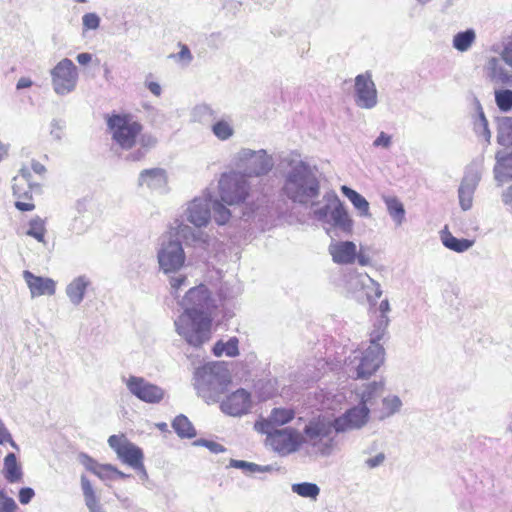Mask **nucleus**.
Masks as SVG:
<instances>
[{
	"mask_svg": "<svg viewBox=\"0 0 512 512\" xmlns=\"http://www.w3.org/2000/svg\"><path fill=\"white\" fill-rule=\"evenodd\" d=\"M384 458H385L384 454L380 453V454L376 455L375 457L368 459L366 461V463L370 468H374V467L380 465L384 461Z\"/></svg>",
	"mask_w": 512,
	"mask_h": 512,
	"instance_id": "nucleus-51",
	"label": "nucleus"
},
{
	"mask_svg": "<svg viewBox=\"0 0 512 512\" xmlns=\"http://www.w3.org/2000/svg\"><path fill=\"white\" fill-rule=\"evenodd\" d=\"M165 170L161 168L145 169L140 173L139 183L140 185H152L156 180L165 179Z\"/></svg>",
	"mask_w": 512,
	"mask_h": 512,
	"instance_id": "nucleus-33",
	"label": "nucleus"
},
{
	"mask_svg": "<svg viewBox=\"0 0 512 512\" xmlns=\"http://www.w3.org/2000/svg\"><path fill=\"white\" fill-rule=\"evenodd\" d=\"M172 427L182 438H192L196 435L192 423L184 415H178L172 422Z\"/></svg>",
	"mask_w": 512,
	"mask_h": 512,
	"instance_id": "nucleus-27",
	"label": "nucleus"
},
{
	"mask_svg": "<svg viewBox=\"0 0 512 512\" xmlns=\"http://www.w3.org/2000/svg\"><path fill=\"white\" fill-rule=\"evenodd\" d=\"M248 183L245 174L225 173L219 180L221 201L227 205H236L245 201L248 196Z\"/></svg>",
	"mask_w": 512,
	"mask_h": 512,
	"instance_id": "nucleus-4",
	"label": "nucleus"
},
{
	"mask_svg": "<svg viewBox=\"0 0 512 512\" xmlns=\"http://www.w3.org/2000/svg\"><path fill=\"white\" fill-rule=\"evenodd\" d=\"M341 192L351 201L361 216H370L369 203L361 194L346 185L341 187Z\"/></svg>",
	"mask_w": 512,
	"mask_h": 512,
	"instance_id": "nucleus-23",
	"label": "nucleus"
},
{
	"mask_svg": "<svg viewBox=\"0 0 512 512\" xmlns=\"http://www.w3.org/2000/svg\"><path fill=\"white\" fill-rule=\"evenodd\" d=\"M27 235L33 237L38 242H45L46 235V227L45 221L40 217H35L29 222V229L27 230Z\"/></svg>",
	"mask_w": 512,
	"mask_h": 512,
	"instance_id": "nucleus-32",
	"label": "nucleus"
},
{
	"mask_svg": "<svg viewBox=\"0 0 512 512\" xmlns=\"http://www.w3.org/2000/svg\"><path fill=\"white\" fill-rule=\"evenodd\" d=\"M31 86H32V81L29 78L22 77L18 80L16 88L18 90H20V89H24V88H29Z\"/></svg>",
	"mask_w": 512,
	"mask_h": 512,
	"instance_id": "nucleus-53",
	"label": "nucleus"
},
{
	"mask_svg": "<svg viewBox=\"0 0 512 512\" xmlns=\"http://www.w3.org/2000/svg\"><path fill=\"white\" fill-rule=\"evenodd\" d=\"M180 51L177 54L178 59L190 61L192 59L189 48L184 44H179Z\"/></svg>",
	"mask_w": 512,
	"mask_h": 512,
	"instance_id": "nucleus-48",
	"label": "nucleus"
},
{
	"mask_svg": "<svg viewBox=\"0 0 512 512\" xmlns=\"http://www.w3.org/2000/svg\"><path fill=\"white\" fill-rule=\"evenodd\" d=\"M357 260H358V263L362 266H365V265H368L369 264V260L368 258H366L365 256H363L361 253L360 254H357L356 256Z\"/></svg>",
	"mask_w": 512,
	"mask_h": 512,
	"instance_id": "nucleus-57",
	"label": "nucleus"
},
{
	"mask_svg": "<svg viewBox=\"0 0 512 512\" xmlns=\"http://www.w3.org/2000/svg\"><path fill=\"white\" fill-rule=\"evenodd\" d=\"M213 211L214 219L220 225L227 223L231 216L230 211L220 202L214 203Z\"/></svg>",
	"mask_w": 512,
	"mask_h": 512,
	"instance_id": "nucleus-38",
	"label": "nucleus"
},
{
	"mask_svg": "<svg viewBox=\"0 0 512 512\" xmlns=\"http://www.w3.org/2000/svg\"><path fill=\"white\" fill-rule=\"evenodd\" d=\"M17 505L15 501L6 496L3 490H0V512H16Z\"/></svg>",
	"mask_w": 512,
	"mask_h": 512,
	"instance_id": "nucleus-39",
	"label": "nucleus"
},
{
	"mask_svg": "<svg viewBox=\"0 0 512 512\" xmlns=\"http://www.w3.org/2000/svg\"><path fill=\"white\" fill-rule=\"evenodd\" d=\"M328 206H326L324 209H320L319 211L316 212V214L318 215L319 218H323L327 215V210H328Z\"/></svg>",
	"mask_w": 512,
	"mask_h": 512,
	"instance_id": "nucleus-60",
	"label": "nucleus"
},
{
	"mask_svg": "<svg viewBox=\"0 0 512 512\" xmlns=\"http://www.w3.org/2000/svg\"><path fill=\"white\" fill-rule=\"evenodd\" d=\"M385 203L390 216L397 224H401L405 217V210L400 200L396 197H387L385 198Z\"/></svg>",
	"mask_w": 512,
	"mask_h": 512,
	"instance_id": "nucleus-31",
	"label": "nucleus"
},
{
	"mask_svg": "<svg viewBox=\"0 0 512 512\" xmlns=\"http://www.w3.org/2000/svg\"><path fill=\"white\" fill-rule=\"evenodd\" d=\"M272 167L271 158L265 152H252L250 156L248 176L266 174Z\"/></svg>",
	"mask_w": 512,
	"mask_h": 512,
	"instance_id": "nucleus-19",
	"label": "nucleus"
},
{
	"mask_svg": "<svg viewBox=\"0 0 512 512\" xmlns=\"http://www.w3.org/2000/svg\"><path fill=\"white\" fill-rule=\"evenodd\" d=\"M441 239L445 247L458 253L468 250L473 245V241L458 239L446 230L442 232Z\"/></svg>",
	"mask_w": 512,
	"mask_h": 512,
	"instance_id": "nucleus-25",
	"label": "nucleus"
},
{
	"mask_svg": "<svg viewBox=\"0 0 512 512\" xmlns=\"http://www.w3.org/2000/svg\"><path fill=\"white\" fill-rule=\"evenodd\" d=\"M353 285L355 287L361 286L362 289L367 290L365 293L369 301H375L382 295L380 285L366 273L357 274L353 279Z\"/></svg>",
	"mask_w": 512,
	"mask_h": 512,
	"instance_id": "nucleus-20",
	"label": "nucleus"
},
{
	"mask_svg": "<svg viewBox=\"0 0 512 512\" xmlns=\"http://www.w3.org/2000/svg\"><path fill=\"white\" fill-rule=\"evenodd\" d=\"M503 60L512 66V42L508 44L502 52Z\"/></svg>",
	"mask_w": 512,
	"mask_h": 512,
	"instance_id": "nucleus-50",
	"label": "nucleus"
},
{
	"mask_svg": "<svg viewBox=\"0 0 512 512\" xmlns=\"http://www.w3.org/2000/svg\"><path fill=\"white\" fill-rule=\"evenodd\" d=\"M38 185L39 183L34 178H30V169H21L13 178L12 190L18 210L32 211L35 208L32 202V192Z\"/></svg>",
	"mask_w": 512,
	"mask_h": 512,
	"instance_id": "nucleus-7",
	"label": "nucleus"
},
{
	"mask_svg": "<svg viewBox=\"0 0 512 512\" xmlns=\"http://www.w3.org/2000/svg\"><path fill=\"white\" fill-rule=\"evenodd\" d=\"M21 169H30V178H33V173L39 177L43 176L46 168L40 162L33 161L30 165L24 166Z\"/></svg>",
	"mask_w": 512,
	"mask_h": 512,
	"instance_id": "nucleus-43",
	"label": "nucleus"
},
{
	"mask_svg": "<svg viewBox=\"0 0 512 512\" xmlns=\"http://www.w3.org/2000/svg\"><path fill=\"white\" fill-rule=\"evenodd\" d=\"M506 197H507V199L505 200L506 203H509L512 205V185L508 188Z\"/></svg>",
	"mask_w": 512,
	"mask_h": 512,
	"instance_id": "nucleus-58",
	"label": "nucleus"
},
{
	"mask_svg": "<svg viewBox=\"0 0 512 512\" xmlns=\"http://www.w3.org/2000/svg\"><path fill=\"white\" fill-rule=\"evenodd\" d=\"M2 426H4V425H3V423L0 421V428H1Z\"/></svg>",
	"mask_w": 512,
	"mask_h": 512,
	"instance_id": "nucleus-64",
	"label": "nucleus"
},
{
	"mask_svg": "<svg viewBox=\"0 0 512 512\" xmlns=\"http://www.w3.org/2000/svg\"><path fill=\"white\" fill-rule=\"evenodd\" d=\"M379 388L380 386L377 383L370 385L367 394L364 393L361 398L360 407H353L347 410L342 416L333 420L334 430L339 433L358 429L365 425L369 415V409L366 407V403L369 401L371 394L376 392Z\"/></svg>",
	"mask_w": 512,
	"mask_h": 512,
	"instance_id": "nucleus-6",
	"label": "nucleus"
},
{
	"mask_svg": "<svg viewBox=\"0 0 512 512\" xmlns=\"http://www.w3.org/2000/svg\"><path fill=\"white\" fill-rule=\"evenodd\" d=\"M251 395L245 389H238L227 396L221 403V409L226 414L240 416L249 411Z\"/></svg>",
	"mask_w": 512,
	"mask_h": 512,
	"instance_id": "nucleus-14",
	"label": "nucleus"
},
{
	"mask_svg": "<svg viewBox=\"0 0 512 512\" xmlns=\"http://www.w3.org/2000/svg\"><path fill=\"white\" fill-rule=\"evenodd\" d=\"M294 417L295 411L290 408H274L269 415L273 426L285 425L292 421Z\"/></svg>",
	"mask_w": 512,
	"mask_h": 512,
	"instance_id": "nucleus-30",
	"label": "nucleus"
},
{
	"mask_svg": "<svg viewBox=\"0 0 512 512\" xmlns=\"http://www.w3.org/2000/svg\"><path fill=\"white\" fill-rule=\"evenodd\" d=\"M77 68L70 59L61 60L52 70V84L57 94L71 92L77 81Z\"/></svg>",
	"mask_w": 512,
	"mask_h": 512,
	"instance_id": "nucleus-10",
	"label": "nucleus"
},
{
	"mask_svg": "<svg viewBox=\"0 0 512 512\" xmlns=\"http://www.w3.org/2000/svg\"><path fill=\"white\" fill-rule=\"evenodd\" d=\"M76 1L82 3V2H85L86 0H76Z\"/></svg>",
	"mask_w": 512,
	"mask_h": 512,
	"instance_id": "nucleus-63",
	"label": "nucleus"
},
{
	"mask_svg": "<svg viewBox=\"0 0 512 512\" xmlns=\"http://www.w3.org/2000/svg\"><path fill=\"white\" fill-rule=\"evenodd\" d=\"M4 476L10 483H16L22 479V471L14 453H9L4 458Z\"/></svg>",
	"mask_w": 512,
	"mask_h": 512,
	"instance_id": "nucleus-22",
	"label": "nucleus"
},
{
	"mask_svg": "<svg viewBox=\"0 0 512 512\" xmlns=\"http://www.w3.org/2000/svg\"><path fill=\"white\" fill-rule=\"evenodd\" d=\"M8 442L11 443L12 446H15V443L12 440V437H11L10 433L5 428V426H2L0 428V444H5V443H8Z\"/></svg>",
	"mask_w": 512,
	"mask_h": 512,
	"instance_id": "nucleus-47",
	"label": "nucleus"
},
{
	"mask_svg": "<svg viewBox=\"0 0 512 512\" xmlns=\"http://www.w3.org/2000/svg\"><path fill=\"white\" fill-rule=\"evenodd\" d=\"M212 132L218 139L227 140L233 135L234 129L229 121L221 119L213 124Z\"/></svg>",
	"mask_w": 512,
	"mask_h": 512,
	"instance_id": "nucleus-34",
	"label": "nucleus"
},
{
	"mask_svg": "<svg viewBox=\"0 0 512 512\" xmlns=\"http://www.w3.org/2000/svg\"><path fill=\"white\" fill-rule=\"evenodd\" d=\"M158 261L165 273L180 269L185 261L181 243L178 241H169L167 244H164L158 253Z\"/></svg>",
	"mask_w": 512,
	"mask_h": 512,
	"instance_id": "nucleus-12",
	"label": "nucleus"
},
{
	"mask_svg": "<svg viewBox=\"0 0 512 512\" xmlns=\"http://www.w3.org/2000/svg\"><path fill=\"white\" fill-rule=\"evenodd\" d=\"M7 154V151L4 147V145L0 142V161L4 158V156Z\"/></svg>",
	"mask_w": 512,
	"mask_h": 512,
	"instance_id": "nucleus-61",
	"label": "nucleus"
},
{
	"mask_svg": "<svg viewBox=\"0 0 512 512\" xmlns=\"http://www.w3.org/2000/svg\"><path fill=\"white\" fill-rule=\"evenodd\" d=\"M94 474L102 480L113 479L115 477L123 478L125 476L124 473L109 464H101Z\"/></svg>",
	"mask_w": 512,
	"mask_h": 512,
	"instance_id": "nucleus-36",
	"label": "nucleus"
},
{
	"mask_svg": "<svg viewBox=\"0 0 512 512\" xmlns=\"http://www.w3.org/2000/svg\"><path fill=\"white\" fill-rule=\"evenodd\" d=\"M333 430V421L325 417H318L305 426L304 433L310 441H321L328 437Z\"/></svg>",
	"mask_w": 512,
	"mask_h": 512,
	"instance_id": "nucleus-17",
	"label": "nucleus"
},
{
	"mask_svg": "<svg viewBox=\"0 0 512 512\" xmlns=\"http://www.w3.org/2000/svg\"><path fill=\"white\" fill-rule=\"evenodd\" d=\"M82 21L85 30H95L100 24V18L95 13H86L83 16Z\"/></svg>",
	"mask_w": 512,
	"mask_h": 512,
	"instance_id": "nucleus-40",
	"label": "nucleus"
},
{
	"mask_svg": "<svg viewBox=\"0 0 512 512\" xmlns=\"http://www.w3.org/2000/svg\"><path fill=\"white\" fill-rule=\"evenodd\" d=\"M206 446L214 453L223 452L225 448L216 442H207Z\"/></svg>",
	"mask_w": 512,
	"mask_h": 512,
	"instance_id": "nucleus-55",
	"label": "nucleus"
},
{
	"mask_svg": "<svg viewBox=\"0 0 512 512\" xmlns=\"http://www.w3.org/2000/svg\"><path fill=\"white\" fill-rule=\"evenodd\" d=\"M77 61L80 64L85 65L91 61V55L88 53H80L77 56Z\"/></svg>",
	"mask_w": 512,
	"mask_h": 512,
	"instance_id": "nucleus-56",
	"label": "nucleus"
},
{
	"mask_svg": "<svg viewBox=\"0 0 512 512\" xmlns=\"http://www.w3.org/2000/svg\"><path fill=\"white\" fill-rule=\"evenodd\" d=\"M332 259L337 264H352L356 260L357 247L352 241H341L329 246Z\"/></svg>",
	"mask_w": 512,
	"mask_h": 512,
	"instance_id": "nucleus-16",
	"label": "nucleus"
},
{
	"mask_svg": "<svg viewBox=\"0 0 512 512\" xmlns=\"http://www.w3.org/2000/svg\"><path fill=\"white\" fill-rule=\"evenodd\" d=\"M212 296L204 284L190 288L183 300L184 312L175 322L177 332L192 346L200 347L211 338Z\"/></svg>",
	"mask_w": 512,
	"mask_h": 512,
	"instance_id": "nucleus-1",
	"label": "nucleus"
},
{
	"mask_svg": "<svg viewBox=\"0 0 512 512\" xmlns=\"http://www.w3.org/2000/svg\"><path fill=\"white\" fill-rule=\"evenodd\" d=\"M108 444L124 463L133 468L143 466V453L141 449L130 442L124 434L111 435L108 438Z\"/></svg>",
	"mask_w": 512,
	"mask_h": 512,
	"instance_id": "nucleus-9",
	"label": "nucleus"
},
{
	"mask_svg": "<svg viewBox=\"0 0 512 512\" xmlns=\"http://www.w3.org/2000/svg\"><path fill=\"white\" fill-rule=\"evenodd\" d=\"M476 35L474 30L467 29L466 31L457 33L453 38V46L458 51H467L473 42L475 41Z\"/></svg>",
	"mask_w": 512,
	"mask_h": 512,
	"instance_id": "nucleus-29",
	"label": "nucleus"
},
{
	"mask_svg": "<svg viewBox=\"0 0 512 512\" xmlns=\"http://www.w3.org/2000/svg\"><path fill=\"white\" fill-rule=\"evenodd\" d=\"M293 492L297 493L298 495L302 497L312 498L316 499V497L319 495V487L314 483H299L294 484L292 486Z\"/></svg>",
	"mask_w": 512,
	"mask_h": 512,
	"instance_id": "nucleus-35",
	"label": "nucleus"
},
{
	"mask_svg": "<svg viewBox=\"0 0 512 512\" xmlns=\"http://www.w3.org/2000/svg\"><path fill=\"white\" fill-rule=\"evenodd\" d=\"M330 216L334 226L339 227L341 230L348 233L352 231L353 221L343 203L338 198H335L334 200Z\"/></svg>",
	"mask_w": 512,
	"mask_h": 512,
	"instance_id": "nucleus-18",
	"label": "nucleus"
},
{
	"mask_svg": "<svg viewBox=\"0 0 512 512\" xmlns=\"http://www.w3.org/2000/svg\"><path fill=\"white\" fill-rule=\"evenodd\" d=\"M81 486L85 497V502L91 512H99L100 505L97 496L93 490L90 481L85 477H81Z\"/></svg>",
	"mask_w": 512,
	"mask_h": 512,
	"instance_id": "nucleus-28",
	"label": "nucleus"
},
{
	"mask_svg": "<svg viewBox=\"0 0 512 512\" xmlns=\"http://www.w3.org/2000/svg\"><path fill=\"white\" fill-rule=\"evenodd\" d=\"M379 309L382 313V319L380 320V325L379 327L374 330L372 333H376L378 331H380L381 329H383V333L385 332V328L388 324V319L386 317V313L390 310V307H389V302L388 300H383L380 305H379Z\"/></svg>",
	"mask_w": 512,
	"mask_h": 512,
	"instance_id": "nucleus-42",
	"label": "nucleus"
},
{
	"mask_svg": "<svg viewBox=\"0 0 512 512\" xmlns=\"http://www.w3.org/2000/svg\"><path fill=\"white\" fill-rule=\"evenodd\" d=\"M88 282L84 277L73 280L67 287V295L74 304H79L85 294Z\"/></svg>",
	"mask_w": 512,
	"mask_h": 512,
	"instance_id": "nucleus-26",
	"label": "nucleus"
},
{
	"mask_svg": "<svg viewBox=\"0 0 512 512\" xmlns=\"http://www.w3.org/2000/svg\"><path fill=\"white\" fill-rule=\"evenodd\" d=\"M210 219L207 205L193 201L188 208V220L197 227L205 226Z\"/></svg>",
	"mask_w": 512,
	"mask_h": 512,
	"instance_id": "nucleus-21",
	"label": "nucleus"
},
{
	"mask_svg": "<svg viewBox=\"0 0 512 512\" xmlns=\"http://www.w3.org/2000/svg\"><path fill=\"white\" fill-rule=\"evenodd\" d=\"M497 106L501 111H509L512 108V91L500 90L495 93Z\"/></svg>",
	"mask_w": 512,
	"mask_h": 512,
	"instance_id": "nucleus-37",
	"label": "nucleus"
},
{
	"mask_svg": "<svg viewBox=\"0 0 512 512\" xmlns=\"http://www.w3.org/2000/svg\"><path fill=\"white\" fill-rule=\"evenodd\" d=\"M128 390L141 401L159 403L164 398V390L142 377L130 376L126 380Z\"/></svg>",
	"mask_w": 512,
	"mask_h": 512,
	"instance_id": "nucleus-11",
	"label": "nucleus"
},
{
	"mask_svg": "<svg viewBox=\"0 0 512 512\" xmlns=\"http://www.w3.org/2000/svg\"><path fill=\"white\" fill-rule=\"evenodd\" d=\"M390 143H391V137L389 135H387L386 133L381 132L373 144L376 147L382 146V147L387 148V147H389Z\"/></svg>",
	"mask_w": 512,
	"mask_h": 512,
	"instance_id": "nucleus-46",
	"label": "nucleus"
},
{
	"mask_svg": "<svg viewBox=\"0 0 512 512\" xmlns=\"http://www.w3.org/2000/svg\"><path fill=\"white\" fill-rule=\"evenodd\" d=\"M356 103L362 108H372L377 103V91L371 75L361 74L355 78Z\"/></svg>",
	"mask_w": 512,
	"mask_h": 512,
	"instance_id": "nucleus-13",
	"label": "nucleus"
},
{
	"mask_svg": "<svg viewBox=\"0 0 512 512\" xmlns=\"http://www.w3.org/2000/svg\"><path fill=\"white\" fill-rule=\"evenodd\" d=\"M273 424L270 420V418L268 419H263L261 421H257L255 423V429L261 433H265L268 435V433H272L273 431L271 430Z\"/></svg>",
	"mask_w": 512,
	"mask_h": 512,
	"instance_id": "nucleus-45",
	"label": "nucleus"
},
{
	"mask_svg": "<svg viewBox=\"0 0 512 512\" xmlns=\"http://www.w3.org/2000/svg\"><path fill=\"white\" fill-rule=\"evenodd\" d=\"M185 282H186L185 276L174 277L171 280V287L175 291H178L181 288V286L185 284Z\"/></svg>",
	"mask_w": 512,
	"mask_h": 512,
	"instance_id": "nucleus-52",
	"label": "nucleus"
},
{
	"mask_svg": "<svg viewBox=\"0 0 512 512\" xmlns=\"http://www.w3.org/2000/svg\"><path fill=\"white\" fill-rule=\"evenodd\" d=\"M34 495H35V493L32 488H29V487L21 488L19 491V495H18L19 501L21 504H28L32 500Z\"/></svg>",
	"mask_w": 512,
	"mask_h": 512,
	"instance_id": "nucleus-44",
	"label": "nucleus"
},
{
	"mask_svg": "<svg viewBox=\"0 0 512 512\" xmlns=\"http://www.w3.org/2000/svg\"><path fill=\"white\" fill-rule=\"evenodd\" d=\"M459 200L460 205L464 210H468L472 206V194L471 191L463 185L459 188Z\"/></svg>",
	"mask_w": 512,
	"mask_h": 512,
	"instance_id": "nucleus-41",
	"label": "nucleus"
},
{
	"mask_svg": "<svg viewBox=\"0 0 512 512\" xmlns=\"http://www.w3.org/2000/svg\"><path fill=\"white\" fill-rule=\"evenodd\" d=\"M497 62H498V60H497V59H492V60H491V64H492L493 66H495V65L497 64Z\"/></svg>",
	"mask_w": 512,
	"mask_h": 512,
	"instance_id": "nucleus-62",
	"label": "nucleus"
},
{
	"mask_svg": "<svg viewBox=\"0 0 512 512\" xmlns=\"http://www.w3.org/2000/svg\"><path fill=\"white\" fill-rule=\"evenodd\" d=\"M148 89L151 93H153L155 96H160L161 94V86L156 82H149L147 84Z\"/></svg>",
	"mask_w": 512,
	"mask_h": 512,
	"instance_id": "nucleus-54",
	"label": "nucleus"
},
{
	"mask_svg": "<svg viewBox=\"0 0 512 512\" xmlns=\"http://www.w3.org/2000/svg\"><path fill=\"white\" fill-rule=\"evenodd\" d=\"M505 160L507 162V167L511 170L510 175L512 177V153L509 154Z\"/></svg>",
	"mask_w": 512,
	"mask_h": 512,
	"instance_id": "nucleus-59",
	"label": "nucleus"
},
{
	"mask_svg": "<svg viewBox=\"0 0 512 512\" xmlns=\"http://www.w3.org/2000/svg\"><path fill=\"white\" fill-rule=\"evenodd\" d=\"M266 441L275 452L285 456L297 451L304 438L296 429L284 428L275 429L272 433H268Z\"/></svg>",
	"mask_w": 512,
	"mask_h": 512,
	"instance_id": "nucleus-8",
	"label": "nucleus"
},
{
	"mask_svg": "<svg viewBox=\"0 0 512 512\" xmlns=\"http://www.w3.org/2000/svg\"><path fill=\"white\" fill-rule=\"evenodd\" d=\"M288 198L298 203H308L319 195V183L305 170H293L283 187Z\"/></svg>",
	"mask_w": 512,
	"mask_h": 512,
	"instance_id": "nucleus-3",
	"label": "nucleus"
},
{
	"mask_svg": "<svg viewBox=\"0 0 512 512\" xmlns=\"http://www.w3.org/2000/svg\"><path fill=\"white\" fill-rule=\"evenodd\" d=\"M213 354L216 357L226 355L228 357H236L239 355V340L236 337H231L228 341H217L213 347Z\"/></svg>",
	"mask_w": 512,
	"mask_h": 512,
	"instance_id": "nucleus-24",
	"label": "nucleus"
},
{
	"mask_svg": "<svg viewBox=\"0 0 512 512\" xmlns=\"http://www.w3.org/2000/svg\"><path fill=\"white\" fill-rule=\"evenodd\" d=\"M107 129L113 142L124 150H130L140 142L143 146H152L156 139L142 136L144 126L131 113H111L105 116Z\"/></svg>",
	"mask_w": 512,
	"mask_h": 512,
	"instance_id": "nucleus-2",
	"label": "nucleus"
},
{
	"mask_svg": "<svg viewBox=\"0 0 512 512\" xmlns=\"http://www.w3.org/2000/svg\"><path fill=\"white\" fill-rule=\"evenodd\" d=\"M83 463H84L85 467L89 471H91L93 474L95 473V471H97L98 467L101 465L96 460H94L93 458L88 457V456L85 457V460Z\"/></svg>",
	"mask_w": 512,
	"mask_h": 512,
	"instance_id": "nucleus-49",
	"label": "nucleus"
},
{
	"mask_svg": "<svg viewBox=\"0 0 512 512\" xmlns=\"http://www.w3.org/2000/svg\"><path fill=\"white\" fill-rule=\"evenodd\" d=\"M23 277L30 289L32 297L54 295L56 284L52 279L36 276L30 271H24Z\"/></svg>",
	"mask_w": 512,
	"mask_h": 512,
	"instance_id": "nucleus-15",
	"label": "nucleus"
},
{
	"mask_svg": "<svg viewBox=\"0 0 512 512\" xmlns=\"http://www.w3.org/2000/svg\"><path fill=\"white\" fill-rule=\"evenodd\" d=\"M383 338V329L371 333V345L359 357V364L356 368L357 378L366 379L373 375L384 361V348L378 343Z\"/></svg>",
	"mask_w": 512,
	"mask_h": 512,
	"instance_id": "nucleus-5",
	"label": "nucleus"
}]
</instances>
